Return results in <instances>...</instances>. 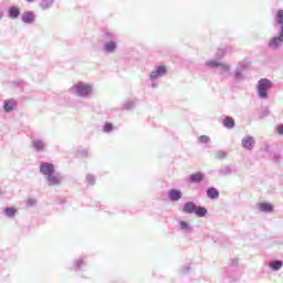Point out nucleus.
I'll return each instance as SVG.
<instances>
[{"label":"nucleus","mask_w":283,"mask_h":283,"mask_svg":"<svg viewBox=\"0 0 283 283\" xmlns=\"http://www.w3.org/2000/svg\"><path fill=\"white\" fill-rule=\"evenodd\" d=\"M75 90L78 96H90V94H92V85L90 84L76 85Z\"/></svg>","instance_id":"obj_1"},{"label":"nucleus","mask_w":283,"mask_h":283,"mask_svg":"<svg viewBox=\"0 0 283 283\" xmlns=\"http://www.w3.org/2000/svg\"><path fill=\"white\" fill-rule=\"evenodd\" d=\"M40 171L44 176H52V174H54V165L50 163H43L40 165Z\"/></svg>","instance_id":"obj_2"},{"label":"nucleus","mask_w":283,"mask_h":283,"mask_svg":"<svg viewBox=\"0 0 283 283\" xmlns=\"http://www.w3.org/2000/svg\"><path fill=\"white\" fill-rule=\"evenodd\" d=\"M165 74H167V67L161 65L150 73V78H160V76H165Z\"/></svg>","instance_id":"obj_3"},{"label":"nucleus","mask_w":283,"mask_h":283,"mask_svg":"<svg viewBox=\"0 0 283 283\" xmlns=\"http://www.w3.org/2000/svg\"><path fill=\"white\" fill-rule=\"evenodd\" d=\"M282 43H283V38L282 35H279L277 38H273L272 40H270L269 46L272 48V50H277V48H280Z\"/></svg>","instance_id":"obj_4"},{"label":"nucleus","mask_w":283,"mask_h":283,"mask_svg":"<svg viewBox=\"0 0 283 283\" xmlns=\"http://www.w3.org/2000/svg\"><path fill=\"white\" fill-rule=\"evenodd\" d=\"M254 146H255V140H253V137L248 136L243 138L242 147H244V149H253Z\"/></svg>","instance_id":"obj_5"},{"label":"nucleus","mask_w":283,"mask_h":283,"mask_svg":"<svg viewBox=\"0 0 283 283\" xmlns=\"http://www.w3.org/2000/svg\"><path fill=\"white\" fill-rule=\"evenodd\" d=\"M169 198L172 202H176L182 198V192H180V190L172 189L169 191Z\"/></svg>","instance_id":"obj_6"},{"label":"nucleus","mask_w":283,"mask_h":283,"mask_svg":"<svg viewBox=\"0 0 283 283\" xmlns=\"http://www.w3.org/2000/svg\"><path fill=\"white\" fill-rule=\"evenodd\" d=\"M260 211H263L265 213H271V211H273V205L269 203V202H261L258 205Z\"/></svg>","instance_id":"obj_7"},{"label":"nucleus","mask_w":283,"mask_h":283,"mask_svg":"<svg viewBox=\"0 0 283 283\" xmlns=\"http://www.w3.org/2000/svg\"><path fill=\"white\" fill-rule=\"evenodd\" d=\"M207 196L211 200H216V198H220V191H218V189H216V188H209L207 190Z\"/></svg>","instance_id":"obj_8"},{"label":"nucleus","mask_w":283,"mask_h":283,"mask_svg":"<svg viewBox=\"0 0 283 283\" xmlns=\"http://www.w3.org/2000/svg\"><path fill=\"white\" fill-rule=\"evenodd\" d=\"M17 107V102L14 99H7L4 102V112H12Z\"/></svg>","instance_id":"obj_9"},{"label":"nucleus","mask_w":283,"mask_h":283,"mask_svg":"<svg viewBox=\"0 0 283 283\" xmlns=\"http://www.w3.org/2000/svg\"><path fill=\"white\" fill-rule=\"evenodd\" d=\"M223 125L227 127V129H233V127H235V120L233 117H226L223 119Z\"/></svg>","instance_id":"obj_10"},{"label":"nucleus","mask_w":283,"mask_h":283,"mask_svg":"<svg viewBox=\"0 0 283 283\" xmlns=\"http://www.w3.org/2000/svg\"><path fill=\"white\" fill-rule=\"evenodd\" d=\"M205 175L202 172H195L190 175L191 182H202Z\"/></svg>","instance_id":"obj_11"},{"label":"nucleus","mask_w":283,"mask_h":283,"mask_svg":"<svg viewBox=\"0 0 283 283\" xmlns=\"http://www.w3.org/2000/svg\"><path fill=\"white\" fill-rule=\"evenodd\" d=\"M185 213H195L196 211V203L195 202H187L184 206Z\"/></svg>","instance_id":"obj_12"},{"label":"nucleus","mask_w":283,"mask_h":283,"mask_svg":"<svg viewBox=\"0 0 283 283\" xmlns=\"http://www.w3.org/2000/svg\"><path fill=\"white\" fill-rule=\"evenodd\" d=\"M195 213L198 218H205L207 216V208L196 206Z\"/></svg>","instance_id":"obj_13"},{"label":"nucleus","mask_w":283,"mask_h":283,"mask_svg":"<svg viewBox=\"0 0 283 283\" xmlns=\"http://www.w3.org/2000/svg\"><path fill=\"white\" fill-rule=\"evenodd\" d=\"M23 23H32L34 21V13L27 12L22 15Z\"/></svg>","instance_id":"obj_14"},{"label":"nucleus","mask_w":283,"mask_h":283,"mask_svg":"<svg viewBox=\"0 0 283 283\" xmlns=\"http://www.w3.org/2000/svg\"><path fill=\"white\" fill-rule=\"evenodd\" d=\"M20 10H19V8H17V7H11L10 9H9V17H10V19H17V17H19V14H20Z\"/></svg>","instance_id":"obj_15"},{"label":"nucleus","mask_w":283,"mask_h":283,"mask_svg":"<svg viewBox=\"0 0 283 283\" xmlns=\"http://www.w3.org/2000/svg\"><path fill=\"white\" fill-rule=\"evenodd\" d=\"M272 86L271 81L266 80V78H262L259 81V87H263L265 90H269V87Z\"/></svg>","instance_id":"obj_16"},{"label":"nucleus","mask_w":283,"mask_h":283,"mask_svg":"<svg viewBox=\"0 0 283 283\" xmlns=\"http://www.w3.org/2000/svg\"><path fill=\"white\" fill-rule=\"evenodd\" d=\"M33 147L36 149V151H43L45 149V144L41 140L33 142Z\"/></svg>","instance_id":"obj_17"},{"label":"nucleus","mask_w":283,"mask_h":283,"mask_svg":"<svg viewBox=\"0 0 283 283\" xmlns=\"http://www.w3.org/2000/svg\"><path fill=\"white\" fill-rule=\"evenodd\" d=\"M48 182L49 185H59L60 182V179H59V176H54V175H49L48 176Z\"/></svg>","instance_id":"obj_18"},{"label":"nucleus","mask_w":283,"mask_h":283,"mask_svg":"<svg viewBox=\"0 0 283 283\" xmlns=\"http://www.w3.org/2000/svg\"><path fill=\"white\" fill-rule=\"evenodd\" d=\"M282 265V261H273L270 263V268H272L273 271H280Z\"/></svg>","instance_id":"obj_19"},{"label":"nucleus","mask_w":283,"mask_h":283,"mask_svg":"<svg viewBox=\"0 0 283 283\" xmlns=\"http://www.w3.org/2000/svg\"><path fill=\"white\" fill-rule=\"evenodd\" d=\"M269 88H264L262 86H259L258 87V93H259V96L261 98H266V96L269 95V93L266 92Z\"/></svg>","instance_id":"obj_20"},{"label":"nucleus","mask_w":283,"mask_h":283,"mask_svg":"<svg viewBox=\"0 0 283 283\" xmlns=\"http://www.w3.org/2000/svg\"><path fill=\"white\" fill-rule=\"evenodd\" d=\"M4 213H6V216H8V218H14V213H17V209L15 208H6Z\"/></svg>","instance_id":"obj_21"},{"label":"nucleus","mask_w":283,"mask_h":283,"mask_svg":"<svg viewBox=\"0 0 283 283\" xmlns=\"http://www.w3.org/2000/svg\"><path fill=\"white\" fill-rule=\"evenodd\" d=\"M276 23L277 25H283V10L276 12Z\"/></svg>","instance_id":"obj_22"},{"label":"nucleus","mask_w":283,"mask_h":283,"mask_svg":"<svg viewBox=\"0 0 283 283\" xmlns=\"http://www.w3.org/2000/svg\"><path fill=\"white\" fill-rule=\"evenodd\" d=\"M106 52H114L116 50V43L115 42H108L105 44Z\"/></svg>","instance_id":"obj_23"},{"label":"nucleus","mask_w":283,"mask_h":283,"mask_svg":"<svg viewBox=\"0 0 283 283\" xmlns=\"http://www.w3.org/2000/svg\"><path fill=\"white\" fill-rule=\"evenodd\" d=\"M206 65L208 67H211V69H216V67H220V62L218 61H214V60H210L206 63Z\"/></svg>","instance_id":"obj_24"},{"label":"nucleus","mask_w":283,"mask_h":283,"mask_svg":"<svg viewBox=\"0 0 283 283\" xmlns=\"http://www.w3.org/2000/svg\"><path fill=\"white\" fill-rule=\"evenodd\" d=\"M52 6V2L50 0H42L40 3V7L42 10H48Z\"/></svg>","instance_id":"obj_25"},{"label":"nucleus","mask_w":283,"mask_h":283,"mask_svg":"<svg viewBox=\"0 0 283 283\" xmlns=\"http://www.w3.org/2000/svg\"><path fill=\"white\" fill-rule=\"evenodd\" d=\"M112 129H114V126L111 123L104 125V132L109 133Z\"/></svg>","instance_id":"obj_26"},{"label":"nucleus","mask_w":283,"mask_h":283,"mask_svg":"<svg viewBox=\"0 0 283 283\" xmlns=\"http://www.w3.org/2000/svg\"><path fill=\"white\" fill-rule=\"evenodd\" d=\"M209 140H210V138L207 135H202L199 137V143L207 144V143H209Z\"/></svg>","instance_id":"obj_27"},{"label":"nucleus","mask_w":283,"mask_h":283,"mask_svg":"<svg viewBox=\"0 0 283 283\" xmlns=\"http://www.w3.org/2000/svg\"><path fill=\"white\" fill-rule=\"evenodd\" d=\"M179 224H180V229H182V231H189V223L181 221Z\"/></svg>","instance_id":"obj_28"},{"label":"nucleus","mask_w":283,"mask_h":283,"mask_svg":"<svg viewBox=\"0 0 283 283\" xmlns=\"http://www.w3.org/2000/svg\"><path fill=\"white\" fill-rule=\"evenodd\" d=\"M219 67H220V70H222L223 72H229V70H230L229 64H222V63H220Z\"/></svg>","instance_id":"obj_29"},{"label":"nucleus","mask_w":283,"mask_h":283,"mask_svg":"<svg viewBox=\"0 0 283 283\" xmlns=\"http://www.w3.org/2000/svg\"><path fill=\"white\" fill-rule=\"evenodd\" d=\"M216 158H227V154L224 151H219L217 155H216Z\"/></svg>","instance_id":"obj_30"},{"label":"nucleus","mask_w":283,"mask_h":283,"mask_svg":"<svg viewBox=\"0 0 283 283\" xmlns=\"http://www.w3.org/2000/svg\"><path fill=\"white\" fill-rule=\"evenodd\" d=\"M85 263L83 262V260H78V261H76V263H75V266H76V269H81V266H83Z\"/></svg>","instance_id":"obj_31"},{"label":"nucleus","mask_w":283,"mask_h":283,"mask_svg":"<svg viewBox=\"0 0 283 283\" xmlns=\"http://www.w3.org/2000/svg\"><path fill=\"white\" fill-rule=\"evenodd\" d=\"M276 129H277V134H280V136H283V125H279Z\"/></svg>","instance_id":"obj_32"},{"label":"nucleus","mask_w":283,"mask_h":283,"mask_svg":"<svg viewBox=\"0 0 283 283\" xmlns=\"http://www.w3.org/2000/svg\"><path fill=\"white\" fill-rule=\"evenodd\" d=\"M36 201H34V199H29L27 200V203L29 205V207H32V205H34Z\"/></svg>","instance_id":"obj_33"},{"label":"nucleus","mask_w":283,"mask_h":283,"mask_svg":"<svg viewBox=\"0 0 283 283\" xmlns=\"http://www.w3.org/2000/svg\"><path fill=\"white\" fill-rule=\"evenodd\" d=\"M280 36L283 39V24H282V28H281Z\"/></svg>","instance_id":"obj_34"},{"label":"nucleus","mask_w":283,"mask_h":283,"mask_svg":"<svg viewBox=\"0 0 283 283\" xmlns=\"http://www.w3.org/2000/svg\"><path fill=\"white\" fill-rule=\"evenodd\" d=\"M220 52V56H224V51H219Z\"/></svg>","instance_id":"obj_35"},{"label":"nucleus","mask_w":283,"mask_h":283,"mask_svg":"<svg viewBox=\"0 0 283 283\" xmlns=\"http://www.w3.org/2000/svg\"><path fill=\"white\" fill-rule=\"evenodd\" d=\"M28 3H34V0H25Z\"/></svg>","instance_id":"obj_36"},{"label":"nucleus","mask_w":283,"mask_h":283,"mask_svg":"<svg viewBox=\"0 0 283 283\" xmlns=\"http://www.w3.org/2000/svg\"><path fill=\"white\" fill-rule=\"evenodd\" d=\"M1 17H2V15L0 14V19H1Z\"/></svg>","instance_id":"obj_37"}]
</instances>
